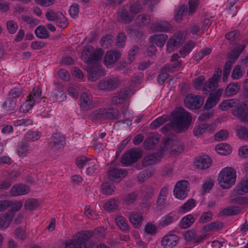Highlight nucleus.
Wrapping results in <instances>:
<instances>
[{"mask_svg": "<svg viewBox=\"0 0 248 248\" xmlns=\"http://www.w3.org/2000/svg\"><path fill=\"white\" fill-rule=\"evenodd\" d=\"M222 228V223L219 222H213L205 226L203 230L205 232L211 231H218Z\"/></svg>", "mask_w": 248, "mask_h": 248, "instance_id": "nucleus-56", "label": "nucleus"}, {"mask_svg": "<svg viewBox=\"0 0 248 248\" xmlns=\"http://www.w3.org/2000/svg\"><path fill=\"white\" fill-rule=\"evenodd\" d=\"M195 218L193 215L189 214L183 217L179 222V226L181 229H187L194 223Z\"/></svg>", "mask_w": 248, "mask_h": 248, "instance_id": "nucleus-35", "label": "nucleus"}, {"mask_svg": "<svg viewBox=\"0 0 248 248\" xmlns=\"http://www.w3.org/2000/svg\"><path fill=\"white\" fill-rule=\"evenodd\" d=\"M131 223L135 228H139L142 224L143 218L140 213L134 212L129 217Z\"/></svg>", "mask_w": 248, "mask_h": 248, "instance_id": "nucleus-30", "label": "nucleus"}, {"mask_svg": "<svg viewBox=\"0 0 248 248\" xmlns=\"http://www.w3.org/2000/svg\"><path fill=\"white\" fill-rule=\"evenodd\" d=\"M14 94H9L10 96L4 101L2 104L3 108L7 111H13L16 108V97H19L18 95L15 94L16 96H13Z\"/></svg>", "mask_w": 248, "mask_h": 248, "instance_id": "nucleus-20", "label": "nucleus"}, {"mask_svg": "<svg viewBox=\"0 0 248 248\" xmlns=\"http://www.w3.org/2000/svg\"><path fill=\"white\" fill-rule=\"evenodd\" d=\"M42 94H29L28 96V98L31 101V103H32V105L34 106L37 103H41L43 102H45L44 97L42 96Z\"/></svg>", "mask_w": 248, "mask_h": 248, "instance_id": "nucleus-62", "label": "nucleus"}, {"mask_svg": "<svg viewBox=\"0 0 248 248\" xmlns=\"http://www.w3.org/2000/svg\"><path fill=\"white\" fill-rule=\"evenodd\" d=\"M121 56V54L118 50H110L105 54L104 58L105 64L110 65L116 62Z\"/></svg>", "mask_w": 248, "mask_h": 248, "instance_id": "nucleus-19", "label": "nucleus"}, {"mask_svg": "<svg viewBox=\"0 0 248 248\" xmlns=\"http://www.w3.org/2000/svg\"><path fill=\"white\" fill-rule=\"evenodd\" d=\"M141 156V153L137 148H132L123 155L121 162L125 166H129L136 162Z\"/></svg>", "mask_w": 248, "mask_h": 248, "instance_id": "nucleus-11", "label": "nucleus"}, {"mask_svg": "<svg viewBox=\"0 0 248 248\" xmlns=\"http://www.w3.org/2000/svg\"><path fill=\"white\" fill-rule=\"evenodd\" d=\"M189 182L185 180L178 181L173 189V194L176 198L180 200L185 199L188 194Z\"/></svg>", "mask_w": 248, "mask_h": 248, "instance_id": "nucleus-10", "label": "nucleus"}, {"mask_svg": "<svg viewBox=\"0 0 248 248\" xmlns=\"http://www.w3.org/2000/svg\"><path fill=\"white\" fill-rule=\"evenodd\" d=\"M41 133L38 131L29 130L24 136L25 140L28 142L38 140L41 137Z\"/></svg>", "mask_w": 248, "mask_h": 248, "instance_id": "nucleus-42", "label": "nucleus"}, {"mask_svg": "<svg viewBox=\"0 0 248 248\" xmlns=\"http://www.w3.org/2000/svg\"><path fill=\"white\" fill-rule=\"evenodd\" d=\"M178 217L175 212H170L165 216L162 217L158 221V226L161 227H164L171 224L173 222L177 220Z\"/></svg>", "mask_w": 248, "mask_h": 248, "instance_id": "nucleus-22", "label": "nucleus"}, {"mask_svg": "<svg viewBox=\"0 0 248 248\" xmlns=\"http://www.w3.org/2000/svg\"><path fill=\"white\" fill-rule=\"evenodd\" d=\"M128 94H115L111 98L112 103L114 105L122 104L127 99Z\"/></svg>", "mask_w": 248, "mask_h": 248, "instance_id": "nucleus-54", "label": "nucleus"}, {"mask_svg": "<svg viewBox=\"0 0 248 248\" xmlns=\"http://www.w3.org/2000/svg\"><path fill=\"white\" fill-rule=\"evenodd\" d=\"M133 25L128 26L126 30V32L131 37L140 38L143 36V32L139 29H135Z\"/></svg>", "mask_w": 248, "mask_h": 248, "instance_id": "nucleus-46", "label": "nucleus"}, {"mask_svg": "<svg viewBox=\"0 0 248 248\" xmlns=\"http://www.w3.org/2000/svg\"><path fill=\"white\" fill-rule=\"evenodd\" d=\"M36 36L40 39H46L49 37V33L44 26H38L34 31Z\"/></svg>", "mask_w": 248, "mask_h": 248, "instance_id": "nucleus-40", "label": "nucleus"}, {"mask_svg": "<svg viewBox=\"0 0 248 248\" xmlns=\"http://www.w3.org/2000/svg\"><path fill=\"white\" fill-rule=\"evenodd\" d=\"M120 203L118 198H110L108 200L104 205L105 210L109 212H115L117 210Z\"/></svg>", "mask_w": 248, "mask_h": 248, "instance_id": "nucleus-24", "label": "nucleus"}, {"mask_svg": "<svg viewBox=\"0 0 248 248\" xmlns=\"http://www.w3.org/2000/svg\"><path fill=\"white\" fill-rule=\"evenodd\" d=\"M203 107L204 109H212L215 107L219 100L221 94H210Z\"/></svg>", "mask_w": 248, "mask_h": 248, "instance_id": "nucleus-31", "label": "nucleus"}, {"mask_svg": "<svg viewBox=\"0 0 248 248\" xmlns=\"http://www.w3.org/2000/svg\"><path fill=\"white\" fill-rule=\"evenodd\" d=\"M236 133L240 140H248V128L240 125L237 129Z\"/></svg>", "mask_w": 248, "mask_h": 248, "instance_id": "nucleus-53", "label": "nucleus"}, {"mask_svg": "<svg viewBox=\"0 0 248 248\" xmlns=\"http://www.w3.org/2000/svg\"><path fill=\"white\" fill-rule=\"evenodd\" d=\"M65 143L64 136L60 133L56 132L50 137L48 145L51 150L58 151L63 148Z\"/></svg>", "mask_w": 248, "mask_h": 248, "instance_id": "nucleus-9", "label": "nucleus"}, {"mask_svg": "<svg viewBox=\"0 0 248 248\" xmlns=\"http://www.w3.org/2000/svg\"><path fill=\"white\" fill-rule=\"evenodd\" d=\"M103 55V52L100 49H98L93 52H92L91 56L89 57L87 60V64H92L95 63L97 61L102 59Z\"/></svg>", "mask_w": 248, "mask_h": 248, "instance_id": "nucleus-36", "label": "nucleus"}, {"mask_svg": "<svg viewBox=\"0 0 248 248\" xmlns=\"http://www.w3.org/2000/svg\"><path fill=\"white\" fill-rule=\"evenodd\" d=\"M240 211V208L238 206H231L228 208H225L220 213V215L232 216L237 214Z\"/></svg>", "mask_w": 248, "mask_h": 248, "instance_id": "nucleus-55", "label": "nucleus"}, {"mask_svg": "<svg viewBox=\"0 0 248 248\" xmlns=\"http://www.w3.org/2000/svg\"><path fill=\"white\" fill-rule=\"evenodd\" d=\"M14 217L13 213H5L0 216V229H5L7 228Z\"/></svg>", "mask_w": 248, "mask_h": 248, "instance_id": "nucleus-32", "label": "nucleus"}, {"mask_svg": "<svg viewBox=\"0 0 248 248\" xmlns=\"http://www.w3.org/2000/svg\"><path fill=\"white\" fill-rule=\"evenodd\" d=\"M92 235V232L90 231L79 232L75 238L65 245V248H86V242Z\"/></svg>", "mask_w": 248, "mask_h": 248, "instance_id": "nucleus-5", "label": "nucleus"}, {"mask_svg": "<svg viewBox=\"0 0 248 248\" xmlns=\"http://www.w3.org/2000/svg\"><path fill=\"white\" fill-rule=\"evenodd\" d=\"M195 43L191 41H189L186 45L183 46L179 50L180 55L184 58L187 55L194 47Z\"/></svg>", "mask_w": 248, "mask_h": 248, "instance_id": "nucleus-44", "label": "nucleus"}, {"mask_svg": "<svg viewBox=\"0 0 248 248\" xmlns=\"http://www.w3.org/2000/svg\"><path fill=\"white\" fill-rule=\"evenodd\" d=\"M236 178L235 170L232 167H225L219 172L217 180L222 188L227 189L234 185Z\"/></svg>", "mask_w": 248, "mask_h": 248, "instance_id": "nucleus-2", "label": "nucleus"}, {"mask_svg": "<svg viewBox=\"0 0 248 248\" xmlns=\"http://www.w3.org/2000/svg\"><path fill=\"white\" fill-rule=\"evenodd\" d=\"M138 196L137 192H132L125 195L124 198L123 202L125 204H131L134 202Z\"/></svg>", "mask_w": 248, "mask_h": 248, "instance_id": "nucleus-57", "label": "nucleus"}, {"mask_svg": "<svg viewBox=\"0 0 248 248\" xmlns=\"http://www.w3.org/2000/svg\"><path fill=\"white\" fill-rule=\"evenodd\" d=\"M183 35L174 34L172 37L170 38L167 43L166 50L168 52L170 53L172 52L175 47L181 46L183 43Z\"/></svg>", "mask_w": 248, "mask_h": 248, "instance_id": "nucleus-16", "label": "nucleus"}, {"mask_svg": "<svg viewBox=\"0 0 248 248\" xmlns=\"http://www.w3.org/2000/svg\"><path fill=\"white\" fill-rule=\"evenodd\" d=\"M233 114L242 121H248V102L243 103L233 110Z\"/></svg>", "mask_w": 248, "mask_h": 248, "instance_id": "nucleus-14", "label": "nucleus"}, {"mask_svg": "<svg viewBox=\"0 0 248 248\" xmlns=\"http://www.w3.org/2000/svg\"><path fill=\"white\" fill-rule=\"evenodd\" d=\"M139 51L140 48L137 45H134L130 48L128 55V61L129 63L135 59V57Z\"/></svg>", "mask_w": 248, "mask_h": 248, "instance_id": "nucleus-61", "label": "nucleus"}, {"mask_svg": "<svg viewBox=\"0 0 248 248\" xmlns=\"http://www.w3.org/2000/svg\"><path fill=\"white\" fill-rule=\"evenodd\" d=\"M56 24L58 26L62 28H65L68 25L67 20L62 13H60L58 17L55 20Z\"/></svg>", "mask_w": 248, "mask_h": 248, "instance_id": "nucleus-59", "label": "nucleus"}, {"mask_svg": "<svg viewBox=\"0 0 248 248\" xmlns=\"http://www.w3.org/2000/svg\"><path fill=\"white\" fill-rule=\"evenodd\" d=\"M168 38V35L166 34H155L150 36L149 42L155 44L157 46L161 47L164 46Z\"/></svg>", "mask_w": 248, "mask_h": 248, "instance_id": "nucleus-25", "label": "nucleus"}, {"mask_svg": "<svg viewBox=\"0 0 248 248\" xmlns=\"http://www.w3.org/2000/svg\"><path fill=\"white\" fill-rule=\"evenodd\" d=\"M169 119L168 115H164L159 118H157L153 121L150 124V128L155 129H156L160 125L164 124Z\"/></svg>", "mask_w": 248, "mask_h": 248, "instance_id": "nucleus-43", "label": "nucleus"}, {"mask_svg": "<svg viewBox=\"0 0 248 248\" xmlns=\"http://www.w3.org/2000/svg\"><path fill=\"white\" fill-rule=\"evenodd\" d=\"M215 129V124L212 123L207 124L204 123L199 125L197 127L195 128L194 130V134L196 136H198L203 134L205 132L213 131Z\"/></svg>", "mask_w": 248, "mask_h": 248, "instance_id": "nucleus-26", "label": "nucleus"}, {"mask_svg": "<svg viewBox=\"0 0 248 248\" xmlns=\"http://www.w3.org/2000/svg\"><path fill=\"white\" fill-rule=\"evenodd\" d=\"M101 191L105 195L110 196L113 194L115 190V186L109 182H105L101 186Z\"/></svg>", "mask_w": 248, "mask_h": 248, "instance_id": "nucleus-34", "label": "nucleus"}, {"mask_svg": "<svg viewBox=\"0 0 248 248\" xmlns=\"http://www.w3.org/2000/svg\"><path fill=\"white\" fill-rule=\"evenodd\" d=\"M88 69H89L88 79L91 81L97 80L102 72L101 69L97 67H91Z\"/></svg>", "mask_w": 248, "mask_h": 248, "instance_id": "nucleus-41", "label": "nucleus"}, {"mask_svg": "<svg viewBox=\"0 0 248 248\" xmlns=\"http://www.w3.org/2000/svg\"><path fill=\"white\" fill-rule=\"evenodd\" d=\"M120 85V80L112 77L100 80L97 83V88L102 91H111L118 88Z\"/></svg>", "mask_w": 248, "mask_h": 248, "instance_id": "nucleus-8", "label": "nucleus"}, {"mask_svg": "<svg viewBox=\"0 0 248 248\" xmlns=\"http://www.w3.org/2000/svg\"><path fill=\"white\" fill-rule=\"evenodd\" d=\"M238 103V100L229 99L222 102L219 105V108L223 110L228 109L229 108H233L235 107Z\"/></svg>", "mask_w": 248, "mask_h": 248, "instance_id": "nucleus-50", "label": "nucleus"}, {"mask_svg": "<svg viewBox=\"0 0 248 248\" xmlns=\"http://www.w3.org/2000/svg\"><path fill=\"white\" fill-rule=\"evenodd\" d=\"M170 24L165 20H159L152 23L151 28L153 31L158 32L168 31L170 29Z\"/></svg>", "mask_w": 248, "mask_h": 248, "instance_id": "nucleus-21", "label": "nucleus"}, {"mask_svg": "<svg viewBox=\"0 0 248 248\" xmlns=\"http://www.w3.org/2000/svg\"><path fill=\"white\" fill-rule=\"evenodd\" d=\"M114 40V37L110 34L103 36L101 39V45L103 47H108Z\"/></svg>", "mask_w": 248, "mask_h": 248, "instance_id": "nucleus-60", "label": "nucleus"}, {"mask_svg": "<svg viewBox=\"0 0 248 248\" xmlns=\"http://www.w3.org/2000/svg\"><path fill=\"white\" fill-rule=\"evenodd\" d=\"M116 222L122 231L126 232L129 231V226L126 219L122 216H117L116 217Z\"/></svg>", "mask_w": 248, "mask_h": 248, "instance_id": "nucleus-49", "label": "nucleus"}, {"mask_svg": "<svg viewBox=\"0 0 248 248\" xmlns=\"http://www.w3.org/2000/svg\"><path fill=\"white\" fill-rule=\"evenodd\" d=\"M186 239L188 241H192L194 243H198L201 241L204 238L202 235L199 234L193 230L187 231L185 234Z\"/></svg>", "mask_w": 248, "mask_h": 248, "instance_id": "nucleus-29", "label": "nucleus"}, {"mask_svg": "<svg viewBox=\"0 0 248 248\" xmlns=\"http://www.w3.org/2000/svg\"><path fill=\"white\" fill-rule=\"evenodd\" d=\"M127 172L122 169L116 167H110L108 170V177L112 182H119L127 175Z\"/></svg>", "mask_w": 248, "mask_h": 248, "instance_id": "nucleus-13", "label": "nucleus"}, {"mask_svg": "<svg viewBox=\"0 0 248 248\" xmlns=\"http://www.w3.org/2000/svg\"><path fill=\"white\" fill-rule=\"evenodd\" d=\"M161 157L162 154L160 152L149 154L143 159L142 164L144 167H147L154 164L157 161H159Z\"/></svg>", "mask_w": 248, "mask_h": 248, "instance_id": "nucleus-23", "label": "nucleus"}, {"mask_svg": "<svg viewBox=\"0 0 248 248\" xmlns=\"http://www.w3.org/2000/svg\"><path fill=\"white\" fill-rule=\"evenodd\" d=\"M248 192V180H244L233 190V194L242 195Z\"/></svg>", "mask_w": 248, "mask_h": 248, "instance_id": "nucleus-33", "label": "nucleus"}, {"mask_svg": "<svg viewBox=\"0 0 248 248\" xmlns=\"http://www.w3.org/2000/svg\"><path fill=\"white\" fill-rule=\"evenodd\" d=\"M91 94H81L80 97V106L84 109H88L92 106Z\"/></svg>", "mask_w": 248, "mask_h": 248, "instance_id": "nucleus-37", "label": "nucleus"}, {"mask_svg": "<svg viewBox=\"0 0 248 248\" xmlns=\"http://www.w3.org/2000/svg\"><path fill=\"white\" fill-rule=\"evenodd\" d=\"M163 145L165 148L170 149L171 155L179 154L182 153L184 149L183 143L178 141L177 137L173 134H170L164 140Z\"/></svg>", "mask_w": 248, "mask_h": 248, "instance_id": "nucleus-4", "label": "nucleus"}, {"mask_svg": "<svg viewBox=\"0 0 248 248\" xmlns=\"http://www.w3.org/2000/svg\"><path fill=\"white\" fill-rule=\"evenodd\" d=\"M158 136L153 133H150L144 140L143 145L145 149H150L153 148L155 145L158 143Z\"/></svg>", "mask_w": 248, "mask_h": 248, "instance_id": "nucleus-27", "label": "nucleus"}, {"mask_svg": "<svg viewBox=\"0 0 248 248\" xmlns=\"http://www.w3.org/2000/svg\"><path fill=\"white\" fill-rule=\"evenodd\" d=\"M118 21L124 24H129L133 21L134 16L129 11L128 4L119 8L117 10Z\"/></svg>", "mask_w": 248, "mask_h": 248, "instance_id": "nucleus-12", "label": "nucleus"}, {"mask_svg": "<svg viewBox=\"0 0 248 248\" xmlns=\"http://www.w3.org/2000/svg\"><path fill=\"white\" fill-rule=\"evenodd\" d=\"M222 74V70L218 68L214 73L211 78L205 81L204 84V91L209 93H212L216 91L219 87L218 83L220 80Z\"/></svg>", "mask_w": 248, "mask_h": 248, "instance_id": "nucleus-6", "label": "nucleus"}, {"mask_svg": "<svg viewBox=\"0 0 248 248\" xmlns=\"http://www.w3.org/2000/svg\"><path fill=\"white\" fill-rule=\"evenodd\" d=\"M194 164L196 167L201 170L208 168L212 164L211 159L207 155H200L195 158Z\"/></svg>", "mask_w": 248, "mask_h": 248, "instance_id": "nucleus-17", "label": "nucleus"}, {"mask_svg": "<svg viewBox=\"0 0 248 248\" xmlns=\"http://www.w3.org/2000/svg\"><path fill=\"white\" fill-rule=\"evenodd\" d=\"M240 89V85L238 83H232L227 86L225 93H237Z\"/></svg>", "mask_w": 248, "mask_h": 248, "instance_id": "nucleus-64", "label": "nucleus"}, {"mask_svg": "<svg viewBox=\"0 0 248 248\" xmlns=\"http://www.w3.org/2000/svg\"><path fill=\"white\" fill-rule=\"evenodd\" d=\"M119 111L113 108H100L93 112L90 117L92 120H117L119 119Z\"/></svg>", "mask_w": 248, "mask_h": 248, "instance_id": "nucleus-3", "label": "nucleus"}, {"mask_svg": "<svg viewBox=\"0 0 248 248\" xmlns=\"http://www.w3.org/2000/svg\"><path fill=\"white\" fill-rule=\"evenodd\" d=\"M205 83V78L204 77L200 76L193 80V86L196 89L204 92Z\"/></svg>", "mask_w": 248, "mask_h": 248, "instance_id": "nucleus-45", "label": "nucleus"}, {"mask_svg": "<svg viewBox=\"0 0 248 248\" xmlns=\"http://www.w3.org/2000/svg\"><path fill=\"white\" fill-rule=\"evenodd\" d=\"M33 144H29L26 142H21L18 145L17 149L18 154L20 156L24 157L30 153V151L33 149Z\"/></svg>", "mask_w": 248, "mask_h": 248, "instance_id": "nucleus-28", "label": "nucleus"}, {"mask_svg": "<svg viewBox=\"0 0 248 248\" xmlns=\"http://www.w3.org/2000/svg\"><path fill=\"white\" fill-rule=\"evenodd\" d=\"M188 12L187 7L186 5H181L177 10L174 16L175 20L179 23L183 19V16L186 15Z\"/></svg>", "mask_w": 248, "mask_h": 248, "instance_id": "nucleus-48", "label": "nucleus"}, {"mask_svg": "<svg viewBox=\"0 0 248 248\" xmlns=\"http://www.w3.org/2000/svg\"><path fill=\"white\" fill-rule=\"evenodd\" d=\"M38 200L34 198L27 199L24 204L25 208L27 210H33L39 206Z\"/></svg>", "mask_w": 248, "mask_h": 248, "instance_id": "nucleus-51", "label": "nucleus"}, {"mask_svg": "<svg viewBox=\"0 0 248 248\" xmlns=\"http://www.w3.org/2000/svg\"><path fill=\"white\" fill-rule=\"evenodd\" d=\"M171 115V121L161 128V133L165 134L172 129L177 132L181 133L188 128L192 121V117L184 108H175Z\"/></svg>", "mask_w": 248, "mask_h": 248, "instance_id": "nucleus-1", "label": "nucleus"}, {"mask_svg": "<svg viewBox=\"0 0 248 248\" xmlns=\"http://www.w3.org/2000/svg\"><path fill=\"white\" fill-rule=\"evenodd\" d=\"M29 187L24 184H16L11 188L10 193L11 196L16 197L26 195L29 192Z\"/></svg>", "mask_w": 248, "mask_h": 248, "instance_id": "nucleus-18", "label": "nucleus"}, {"mask_svg": "<svg viewBox=\"0 0 248 248\" xmlns=\"http://www.w3.org/2000/svg\"><path fill=\"white\" fill-rule=\"evenodd\" d=\"M179 239L174 233L166 234L161 240V245L164 248H173L178 243Z\"/></svg>", "mask_w": 248, "mask_h": 248, "instance_id": "nucleus-15", "label": "nucleus"}, {"mask_svg": "<svg viewBox=\"0 0 248 248\" xmlns=\"http://www.w3.org/2000/svg\"><path fill=\"white\" fill-rule=\"evenodd\" d=\"M195 205L196 203L195 200L193 199H189L180 207L179 212L184 214L191 210Z\"/></svg>", "mask_w": 248, "mask_h": 248, "instance_id": "nucleus-47", "label": "nucleus"}, {"mask_svg": "<svg viewBox=\"0 0 248 248\" xmlns=\"http://www.w3.org/2000/svg\"><path fill=\"white\" fill-rule=\"evenodd\" d=\"M204 98L195 94H188L184 99L185 106L189 109H198L203 105Z\"/></svg>", "mask_w": 248, "mask_h": 248, "instance_id": "nucleus-7", "label": "nucleus"}, {"mask_svg": "<svg viewBox=\"0 0 248 248\" xmlns=\"http://www.w3.org/2000/svg\"><path fill=\"white\" fill-rule=\"evenodd\" d=\"M216 150L218 154L226 155L232 152L231 147L227 143H220L216 146Z\"/></svg>", "mask_w": 248, "mask_h": 248, "instance_id": "nucleus-38", "label": "nucleus"}, {"mask_svg": "<svg viewBox=\"0 0 248 248\" xmlns=\"http://www.w3.org/2000/svg\"><path fill=\"white\" fill-rule=\"evenodd\" d=\"M199 5V0H188V15H192L196 12Z\"/></svg>", "mask_w": 248, "mask_h": 248, "instance_id": "nucleus-63", "label": "nucleus"}, {"mask_svg": "<svg viewBox=\"0 0 248 248\" xmlns=\"http://www.w3.org/2000/svg\"><path fill=\"white\" fill-rule=\"evenodd\" d=\"M172 63L167 64L163 67V71H168L170 72H174L178 68H180L182 65L181 61H171Z\"/></svg>", "mask_w": 248, "mask_h": 248, "instance_id": "nucleus-52", "label": "nucleus"}, {"mask_svg": "<svg viewBox=\"0 0 248 248\" xmlns=\"http://www.w3.org/2000/svg\"><path fill=\"white\" fill-rule=\"evenodd\" d=\"M214 111L212 109H204L203 108L202 111L201 113L199 119L201 121H204L211 118L213 116Z\"/></svg>", "mask_w": 248, "mask_h": 248, "instance_id": "nucleus-58", "label": "nucleus"}, {"mask_svg": "<svg viewBox=\"0 0 248 248\" xmlns=\"http://www.w3.org/2000/svg\"><path fill=\"white\" fill-rule=\"evenodd\" d=\"M129 7V11L131 12L134 17L135 15L140 13L143 9L141 0H137L136 1L131 3Z\"/></svg>", "mask_w": 248, "mask_h": 248, "instance_id": "nucleus-39", "label": "nucleus"}]
</instances>
